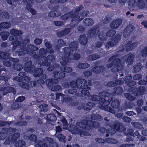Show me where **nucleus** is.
Here are the masks:
<instances>
[{
	"instance_id": "1",
	"label": "nucleus",
	"mask_w": 147,
	"mask_h": 147,
	"mask_svg": "<svg viewBox=\"0 0 147 147\" xmlns=\"http://www.w3.org/2000/svg\"><path fill=\"white\" fill-rule=\"evenodd\" d=\"M69 47H65L63 49L64 56L62 57V61L60 62L61 65L65 66L69 62V57L71 55V51H76L78 47V43L75 41L71 42Z\"/></svg>"
},
{
	"instance_id": "2",
	"label": "nucleus",
	"mask_w": 147,
	"mask_h": 147,
	"mask_svg": "<svg viewBox=\"0 0 147 147\" xmlns=\"http://www.w3.org/2000/svg\"><path fill=\"white\" fill-rule=\"evenodd\" d=\"M10 33L11 36L9 37V39L10 41L11 42V44L13 45L12 50L14 51L18 47L21 46V42L18 40V36H19V40H22V37L20 36L22 34L23 32L21 30L16 29H12L10 31Z\"/></svg>"
},
{
	"instance_id": "3",
	"label": "nucleus",
	"mask_w": 147,
	"mask_h": 147,
	"mask_svg": "<svg viewBox=\"0 0 147 147\" xmlns=\"http://www.w3.org/2000/svg\"><path fill=\"white\" fill-rule=\"evenodd\" d=\"M49 8L52 10L48 14V16L49 17L53 18L57 17L61 15V13L64 12L66 11L67 7L65 5L60 6L59 4L55 5L54 7L51 5H49Z\"/></svg>"
},
{
	"instance_id": "4",
	"label": "nucleus",
	"mask_w": 147,
	"mask_h": 147,
	"mask_svg": "<svg viewBox=\"0 0 147 147\" xmlns=\"http://www.w3.org/2000/svg\"><path fill=\"white\" fill-rule=\"evenodd\" d=\"M106 67L109 68L112 67L111 71L112 72L116 73L122 70L124 67L123 64L121 63V60L119 58L115 59L111 63L107 64Z\"/></svg>"
},
{
	"instance_id": "5",
	"label": "nucleus",
	"mask_w": 147,
	"mask_h": 147,
	"mask_svg": "<svg viewBox=\"0 0 147 147\" xmlns=\"http://www.w3.org/2000/svg\"><path fill=\"white\" fill-rule=\"evenodd\" d=\"M30 40L28 38H25L21 42L22 46L21 47V49L25 52L28 54H33V51L38 50V48L36 46L32 44L28 45L26 48V45L29 42Z\"/></svg>"
},
{
	"instance_id": "6",
	"label": "nucleus",
	"mask_w": 147,
	"mask_h": 147,
	"mask_svg": "<svg viewBox=\"0 0 147 147\" xmlns=\"http://www.w3.org/2000/svg\"><path fill=\"white\" fill-rule=\"evenodd\" d=\"M107 126L110 127L111 128V131H115V134L116 131L119 132L123 131L125 129V128L121 123L119 122L118 121H115L112 122H107L106 123Z\"/></svg>"
},
{
	"instance_id": "7",
	"label": "nucleus",
	"mask_w": 147,
	"mask_h": 147,
	"mask_svg": "<svg viewBox=\"0 0 147 147\" xmlns=\"http://www.w3.org/2000/svg\"><path fill=\"white\" fill-rule=\"evenodd\" d=\"M87 81L85 79L78 78L75 81L72 80L69 82L70 87L72 88L77 87L78 89L86 88L88 87L86 84Z\"/></svg>"
},
{
	"instance_id": "8",
	"label": "nucleus",
	"mask_w": 147,
	"mask_h": 147,
	"mask_svg": "<svg viewBox=\"0 0 147 147\" xmlns=\"http://www.w3.org/2000/svg\"><path fill=\"white\" fill-rule=\"evenodd\" d=\"M70 18H71V22L77 20L79 21V22H80L83 19V18H80V16L79 15L76 14H75L72 11L61 16L60 17V19L62 20L65 21Z\"/></svg>"
},
{
	"instance_id": "9",
	"label": "nucleus",
	"mask_w": 147,
	"mask_h": 147,
	"mask_svg": "<svg viewBox=\"0 0 147 147\" xmlns=\"http://www.w3.org/2000/svg\"><path fill=\"white\" fill-rule=\"evenodd\" d=\"M110 102L108 100H106L105 99L102 98L99 102L100 108L105 111L109 112L112 113H115V111L113 109L109 106Z\"/></svg>"
},
{
	"instance_id": "10",
	"label": "nucleus",
	"mask_w": 147,
	"mask_h": 147,
	"mask_svg": "<svg viewBox=\"0 0 147 147\" xmlns=\"http://www.w3.org/2000/svg\"><path fill=\"white\" fill-rule=\"evenodd\" d=\"M104 67L102 66H96L91 69V71H86L83 72V74L85 77H89L92 75V72L95 74H100L104 71Z\"/></svg>"
},
{
	"instance_id": "11",
	"label": "nucleus",
	"mask_w": 147,
	"mask_h": 147,
	"mask_svg": "<svg viewBox=\"0 0 147 147\" xmlns=\"http://www.w3.org/2000/svg\"><path fill=\"white\" fill-rule=\"evenodd\" d=\"M137 2L135 0H129L127 3L130 8H133L138 7L142 9L145 6V4L144 0H137Z\"/></svg>"
},
{
	"instance_id": "12",
	"label": "nucleus",
	"mask_w": 147,
	"mask_h": 147,
	"mask_svg": "<svg viewBox=\"0 0 147 147\" xmlns=\"http://www.w3.org/2000/svg\"><path fill=\"white\" fill-rule=\"evenodd\" d=\"M121 36L120 34H117L115 36L111 39V41H108L106 43L105 45L106 48L109 49L110 47H114L120 41L121 39Z\"/></svg>"
},
{
	"instance_id": "13",
	"label": "nucleus",
	"mask_w": 147,
	"mask_h": 147,
	"mask_svg": "<svg viewBox=\"0 0 147 147\" xmlns=\"http://www.w3.org/2000/svg\"><path fill=\"white\" fill-rule=\"evenodd\" d=\"M146 92L145 86H140L137 87L136 90L132 92L134 96L139 97L145 94Z\"/></svg>"
},
{
	"instance_id": "14",
	"label": "nucleus",
	"mask_w": 147,
	"mask_h": 147,
	"mask_svg": "<svg viewBox=\"0 0 147 147\" xmlns=\"http://www.w3.org/2000/svg\"><path fill=\"white\" fill-rule=\"evenodd\" d=\"M135 56L134 54L129 53L125 55L123 57V59H125L126 63L129 66L131 65L134 61Z\"/></svg>"
},
{
	"instance_id": "15",
	"label": "nucleus",
	"mask_w": 147,
	"mask_h": 147,
	"mask_svg": "<svg viewBox=\"0 0 147 147\" xmlns=\"http://www.w3.org/2000/svg\"><path fill=\"white\" fill-rule=\"evenodd\" d=\"M32 61H30L25 64L24 69L26 72L32 74L34 72L35 70V67L34 65H32Z\"/></svg>"
},
{
	"instance_id": "16",
	"label": "nucleus",
	"mask_w": 147,
	"mask_h": 147,
	"mask_svg": "<svg viewBox=\"0 0 147 147\" xmlns=\"http://www.w3.org/2000/svg\"><path fill=\"white\" fill-rule=\"evenodd\" d=\"M134 26L131 24L128 25L124 29L123 36L125 38H127L131 34L134 29Z\"/></svg>"
},
{
	"instance_id": "17",
	"label": "nucleus",
	"mask_w": 147,
	"mask_h": 147,
	"mask_svg": "<svg viewBox=\"0 0 147 147\" xmlns=\"http://www.w3.org/2000/svg\"><path fill=\"white\" fill-rule=\"evenodd\" d=\"M33 0H23L24 3L27 2L26 8L29 11V12L33 15L36 14V11L34 9L31 8Z\"/></svg>"
},
{
	"instance_id": "18",
	"label": "nucleus",
	"mask_w": 147,
	"mask_h": 147,
	"mask_svg": "<svg viewBox=\"0 0 147 147\" xmlns=\"http://www.w3.org/2000/svg\"><path fill=\"white\" fill-rule=\"evenodd\" d=\"M132 42V40H129L125 44L127 51H130L133 50L137 46L138 43V42Z\"/></svg>"
},
{
	"instance_id": "19",
	"label": "nucleus",
	"mask_w": 147,
	"mask_h": 147,
	"mask_svg": "<svg viewBox=\"0 0 147 147\" xmlns=\"http://www.w3.org/2000/svg\"><path fill=\"white\" fill-rule=\"evenodd\" d=\"M100 31L99 28L98 26H96L90 29L88 31L87 36L89 38H93L96 33H97Z\"/></svg>"
},
{
	"instance_id": "20",
	"label": "nucleus",
	"mask_w": 147,
	"mask_h": 147,
	"mask_svg": "<svg viewBox=\"0 0 147 147\" xmlns=\"http://www.w3.org/2000/svg\"><path fill=\"white\" fill-rule=\"evenodd\" d=\"M132 76L130 75L127 76L124 80L125 84L128 87H131L135 85L136 84V82L132 80Z\"/></svg>"
},
{
	"instance_id": "21",
	"label": "nucleus",
	"mask_w": 147,
	"mask_h": 147,
	"mask_svg": "<svg viewBox=\"0 0 147 147\" xmlns=\"http://www.w3.org/2000/svg\"><path fill=\"white\" fill-rule=\"evenodd\" d=\"M99 95L100 96L105 98L106 100H108L110 102L113 99V97L112 94L110 93L109 92L106 91H103L99 93Z\"/></svg>"
},
{
	"instance_id": "22",
	"label": "nucleus",
	"mask_w": 147,
	"mask_h": 147,
	"mask_svg": "<svg viewBox=\"0 0 147 147\" xmlns=\"http://www.w3.org/2000/svg\"><path fill=\"white\" fill-rule=\"evenodd\" d=\"M111 130L110 128L106 129V128L103 127H100L98 130L102 134H104L105 133H107L106 134V136L107 137L109 136V134L111 135L115 134V131H112L113 132H111Z\"/></svg>"
},
{
	"instance_id": "23",
	"label": "nucleus",
	"mask_w": 147,
	"mask_h": 147,
	"mask_svg": "<svg viewBox=\"0 0 147 147\" xmlns=\"http://www.w3.org/2000/svg\"><path fill=\"white\" fill-rule=\"evenodd\" d=\"M122 22V20L119 19L113 20L110 23V26L111 28L115 29L118 28Z\"/></svg>"
},
{
	"instance_id": "24",
	"label": "nucleus",
	"mask_w": 147,
	"mask_h": 147,
	"mask_svg": "<svg viewBox=\"0 0 147 147\" xmlns=\"http://www.w3.org/2000/svg\"><path fill=\"white\" fill-rule=\"evenodd\" d=\"M54 77L55 79H60L63 78L65 76V73L62 71H54L53 72Z\"/></svg>"
},
{
	"instance_id": "25",
	"label": "nucleus",
	"mask_w": 147,
	"mask_h": 147,
	"mask_svg": "<svg viewBox=\"0 0 147 147\" xmlns=\"http://www.w3.org/2000/svg\"><path fill=\"white\" fill-rule=\"evenodd\" d=\"M58 82V80L55 78L49 79L46 80V84L49 88L52 87L54 84H57Z\"/></svg>"
},
{
	"instance_id": "26",
	"label": "nucleus",
	"mask_w": 147,
	"mask_h": 147,
	"mask_svg": "<svg viewBox=\"0 0 147 147\" xmlns=\"http://www.w3.org/2000/svg\"><path fill=\"white\" fill-rule=\"evenodd\" d=\"M57 119V117L54 114H49L47 115L46 116V119L49 124H51L53 122L55 123Z\"/></svg>"
},
{
	"instance_id": "27",
	"label": "nucleus",
	"mask_w": 147,
	"mask_h": 147,
	"mask_svg": "<svg viewBox=\"0 0 147 147\" xmlns=\"http://www.w3.org/2000/svg\"><path fill=\"white\" fill-rule=\"evenodd\" d=\"M123 92V89L122 87L120 86L116 87L113 89V91L111 92L113 96L116 95H121Z\"/></svg>"
},
{
	"instance_id": "28",
	"label": "nucleus",
	"mask_w": 147,
	"mask_h": 147,
	"mask_svg": "<svg viewBox=\"0 0 147 147\" xmlns=\"http://www.w3.org/2000/svg\"><path fill=\"white\" fill-rule=\"evenodd\" d=\"M13 92L14 94L16 93V91L15 89L11 87H6L4 88L3 92V95H6L7 94Z\"/></svg>"
},
{
	"instance_id": "29",
	"label": "nucleus",
	"mask_w": 147,
	"mask_h": 147,
	"mask_svg": "<svg viewBox=\"0 0 147 147\" xmlns=\"http://www.w3.org/2000/svg\"><path fill=\"white\" fill-rule=\"evenodd\" d=\"M74 125H71L70 128L71 131L74 134H78L81 132V129Z\"/></svg>"
},
{
	"instance_id": "30",
	"label": "nucleus",
	"mask_w": 147,
	"mask_h": 147,
	"mask_svg": "<svg viewBox=\"0 0 147 147\" xmlns=\"http://www.w3.org/2000/svg\"><path fill=\"white\" fill-rule=\"evenodd\" d=\"M71 29L69 28H67L57 32V34L58 37H62L69 34L70 32Z\"/></svg>"
},
{
	"instance_id": "31",
	"label": "nucleus",
	"mask_w": 147,
	"mask_h": 147,
	"mask_svg": "<svg viewBox=\"0 0 147 147\" xmlns=\"http://www.w3.org/2000/svg\"><path fill=\"white\" fill-rule=\"evenodd\" d=\"M94 23L93 20L90 18H87L84 19L83 22V24L86 27L91 26Z\"/></svg>"
},
{
	"instance_id": "32",
	"label": "nucleus",
	"mask_w": 147,
	"mask_h": 147,
	"mask_svg": "<svg viewBox=\"0 0 147 147\" xmlns=\"http://www.w3.org/2000/svg\"><path fill=\"white\" fill-rule=\"evenodd\" d=\"M79 41L82 45L85 46L88 42V38L85 34H82L79 37Z\"/></svg>"
},
{
	"instance_id": "33",
	"label": "nucleus",
	"mask_w": 147,
	"mask_h": 147,
	"mask_svg": "<svg viewBox=\"0 0 147 147\" xmlns=\"http://www.w3.org/2000/svg\"><path fill=\"white\" fill-rule=\"evenodd\" d=\"M49 60L47 57L44 58L43 60H41L38 64L40 66H48L50 65L51 63L49 61Z\"/></svg>"
},
{
	"instance_id": "34",
	"label": "nucleus",
	"mask_w": 147,
	"mask_h": 147,
	"mask_svg": "<svg viewBox=\"0 0 147 147\" xmlns=\"http://www.w3.org/2000/svg\"><path fill=\"white\" fill-rule=\"evenodd\" d=\"M0 35L3 40H7L9 36V33L7 31H3L0 33Z\"/></svg>"
},
{
	"instance_id": "35",
	"label": "nucleus",
	"mask_w": 147,
	"mask_h": 147,
	"mask_svg": "<svg viewBox=\"0 0 147 147\" xmlns=\"http://www.w3.org/2000/svg\"><path fill=\"white\" fill-rule=\"evenodd\" d=\"M77 67L81 69H83L87 68L90 66V65L87 62L82 63L79 62L78 64H77Z\"/></svg>"
},
{
	"instance_id": "36",
	"label": "nucleus",
	"mask_w": 147,
	"mask_h": 147,
	"mask_svg": "<svg viewBox=\"0 0 147 147\" xmlns=\"http://www.w3.org/2000/svg\"><path fill=\"white\" fill-rule=\"evenodd\" d=\"M125 106H123L119 107L117 108V111L118 112H123L122 111L123 110H125L126 109H127L130 108H131L132 107V106L130 104V103H128V104L126 103L125 104Z\"/></svg>"
},
{
	"instance_id": "37",
	"label": "nucleus",
	"mask_w": 147,
	"mask_h": 147,
	"mask_svg": "<svg viewBox=\"0 0 147 147\" xmlns=\"http://www.w3.org/2000/svg\"><path fill=\"white\" fill-rule=\"evenodd\" d=\"M142 67V65L141 63H138L133 66V71L135 73L139 72L141 70Z\"/></svg>"
},
{
	"instance_id": "38",
	"label": "nucleus",
	"mask_w": 147,
	"mask_h": 147,
	"mask_svg": "<svg viewBox=\"0 0 147 147\" xmlns=\"http://www.w3.org/2000/svg\"><path fill=\"white\" fill-rule=\"evenodd\" d=\"M98 38L101 41H105L107 39L106 33L104 31L98 33Z\"/></svg>"
},
{
	"instance_id": "39",
	"label": "nucleus",
	"mask_w": 147,
	"mask_h": 147,
	"mask_svg": "<svg viewBox=\"0 0 147 147\" xmlns=\"http://www.w3.org/2000/svg\"><path fill=\"white\" fill-rule=\"evenodd\" d=\"M33 75L35 77H40L43 73V69L41 68H37L35 70Z\"/></svg>"
},
{
	"instance_id": "40",
	"label": "nucleus",
	"mask_w": 147,
	"mask_h": 147,
	"mask_svg": "<svg viewBox=\"0 0 147 147\" xmlns=\"http://www.w3.org/2000/svg\"><path fill=\"white\" fill-rule=\"evenodd\" d=\"M91 118L92 120H96L100 121L103 119L101 115L98 114H93L91 116Z\"/></svg>"
},
{
	"instance_id": "41",
	"label": "nucleus",
	"mask_w": 147,
	"mask_h": 147,
	"mask_svg": "<svg viewBox=\"0 0 147 147\" xmlns=\"http://www.w3.org/2000/svg\"><path fill=\"white\" fill-rule=\"evenodd\" d=\"M100 55L96 54L89 55L87 57V59L89 61L95 60L100 58Z\"/></svg>"
},
{
	"instance_id": "42",
	"label": "nucleus",
	"mask_w": 147,
	"mask_h": 147,
	"mask_svg": "<svg viewBox=\"0 0 147 147\" xmlns=\"http://www.w3.org/2000/svg\"><path fill=\"white\" fill-rule=\"evenodd\" d=\"M111 101H112L111 106L113 108L117 109L119 107L120 102L119 100L116 99L113 100V99Z\"/></svg>"
},
{
	"instance_id": "43",
	"label": "nucleus",
	"mask_w": 147,
	"mask_h": 147,
	"mask_svg": "<svg viewBox=\"0 0 147 147\" xmlns=\"http://www.w3.org/2000/svg\"><path fill=\"white\" fill-rule=\"evenodd\" d=\"M94 105V104L92 102H88L86 104V106H83V107L84 110L88 111L91 110Z\"/></svg>"
},
{
	"instance_id": "44",
	"label": "nucleus",
	"mask_w": 147,
	"mask_h": 147,
	"mask_svg": "<svg viewBox=\"0 0 147 147\" xmlns=\"http://www.w3.org/2000/svg\"><path fill=\"white\" fill-rule=\"evenodd\" d=\"M45 45L47 47V49H49L50 50L49 53L51 54L53 53L54 51L53 49H52V45L50 41H47L45 42Z\"/></svg>"
},
{
	"instance_id": "45",
	"label": "nucleus",
	"mask_w": 147,
	"mask_h": 147,
	"mask_svg": "<svg viewBox=\"0 0 147 147\" xmlns=\"http://www.w3.org/2000/svg\"><path fill=\"white\" fill-rule=\"evenodd\" d=\"M134 136H136L137 138L140 141H144L146 139V138L145 137L142 136L140 134L138 131H136L134 132Z\"/></svg>"
},
{
	"instance_id": "46",
	"label": "nucleus",
	"mask_w": 147,
	"mask_h": 147,
	"mask_svg": "<svg viewBox=\"0 0 147 147\" xmlns=\"http://www.w3.org/2000/svg\"><path fill=\"white\" fill-rule=\"evenodd\" d=\"M26 144V142L22 140H20L17 141L15 143V146L16 147H23L25 146Z\"/></svg>"
},
{
	"instance_id": "47",
	"label": "nucleus",
	"mask_w": 147,
	"mask_h": 147,
	"mask_svg": "<svg viewBox=\"0 0 147 147\" xmlns=\"http://www.w3.org/2000/svg\"><path fill=\"white\" fill-rule=\"evenodd\" d=\"M9 53L0 51V59H7L9 58Z\"/></svg>"
},
{
	"instance_id": "48",
	"label": "nucleus",
	"mask_w": 147,
	"mask_h": 147,
	"mask_svg": "<svg viewBox=\"0 0 147 147\" xmlns=\"http://www.w3.org/2000/svg\"><path fill=\"white\" fill-rule=\"evenodd\" d=\"M61 71L66 73H70L72 71V69L71 68L67 66H61L60 67Z\"/></svg>"
},
{
	"instance_id": "49",
	"label": "nucleus",
	"mask_w": 147,
	"mask_h": 147,
	"mask_svg": "<svg viewBox=\"0 0 147 147\" xmlns=\"http://www.w3.org/2000/svg\"><path fill=\"white\" fill-rule=\"evenodd\" d=\"M104 98L101 97L100 96L94 95H92L91 96V100L94 102H98V101L99 104V102L100 101V100L102 98Z\"/></svg>"
},
{
	"instance_id": "50",
	"label": "nucleus",
	"mask_w": 147,
	"mask_h": 147,
	"mask_svg": "<svg viewBox=\"0 0 147 147\" xmlns=\"http://www.w3.org/2000/svg\"><path fill=\"white\" fill-rule=\"evenodd\" d=\"M20 134L19 133H15L13 135L11 138V140L12 142L13 143H15L17 141V139L19 137Z\"/></svg>"
},
{
	"instance_id": "51",
	"label": "nucleus",
	"mask_w": 147,
	"mask_h": 147,
	"mask_svg": "<svg viewBox=\"0 0 147 147\" xmlns=\"http://www.w3.org/2000/svg\"><path fill=\"white\" fill-rule=\"evenodd\" d=\"M3 29H8L11 26V24L9 22H3L0 23Z\"/></svg>"
},
{
	"instance_id": "52",
	"label": "nucleus",
	"mask_w": 147,
	"mask_h": 147,
	"mask_svg": "<svg viewBox=\"0 0 147 147\" xmlns=\"http://www.w3.org/2000/svg\"><path fill=\"white\" fill-rule=\"evenodd\" d=\"M62 89L61 86L58 85L53 86L51 88V90L53 92H60L61 91Z\"/></svg>"
},
{
	"instance_id": "53",
	"label": "nucleus",
	"mask_w": 147,
	"mask_h": 147,
	"mask_svg": "<svg viewBox=\"0 0 147 147\" xmlns=\"http://www.w3.org/2000/svg\"><path fill=\"white\" fill-rule=\"evenodd\" d=\"M86 120H83L80 122H77L76 123L77 126L81 128L84 129L85 127Z\"/></svg>"
},
{
	"instance_id": "54",
	"label": "nucleus",
	"mask_w": 147,
	"mask_h": 147,
	"mask_svg": "<svg viewBox=\"0 0 147 147\" xmlns=\"http://www.w3.org/2000/svg\"><path fill=\"white\" fill-rule=\"evenodd\" d=\"M87 88H89V89L90 88L88 87L85 89L82 88V90L81 91V94L84 96L89 97L90 95V94L89 91L86 89Z\"/></svg>"
},
{
	"instance_id": "55",
	"label": "nucleus",
	"mask_w": 147,
	"mask_h": 147,
	"mask_svg": "<svg viewBox=\"0 0 147 147\" xmlns=\"http://www.w3.org/2000/svg\"><path fill=\"white\" fill-rule=\"evenodd\" d=\"M39 108H40V110L41 111L44 112H47L48 110V105L46 104H43L40 105Z\"/></svg>"
},
{
	"instance_id": "56",
	"label": "nucleus",
	"mask_w": 147,
	"mask_h": 147,
	"mask_svg": "<svg viewBox=\"0 0 147 147\" xmlns=\"http://www.w3.org/2000/svg\"><path fill=\"white\" fill-rule=\"evenodd\" d=\"M34 53H36L33 51V53L31 54H33ZM30 55H31V54ZM32 57L36 60L38 63V62H39L42 59V57H41L40 55L36 54L33 55Z\"/></svg>"
},
{
	"instance_id": "57",
	"label": "nucleus",
	"mask_w": 147,
	"mask_h": 147,
	"mask_svg": "<svg viewBox=\"0 0 147 147\" xmlns=\"http://www.w3.org/2000/svg\"><path fill=\"white\" fill-rule=\"evenodd\" d=\"M133 123V124H131L132 125H133L135 127L138 129H142L143 128V125L140 123L135 122Z\"/></svg>"
},
{
	"instance_id": "58",
	"label": "nucleus",
	"mask_w": 147,
	"mask_h": 147,
	"mask_svg": "<svg viewBox=\"0 0 147 147\" xmlns=\"http://www.w3.org/2000/svg\"><path fill=\"white\" fill-rule=\"evenodd\" d=\"M124 95L127 99L130 101L133 100L136 98L135 97L132 96L131 94L129 93H125Z\"/></svg>"
},
{
	"instance_id": "59",
	"label": "nucleus",
	"mask_w": 147,
	"mask_h": 147,
	"mask_svg": "<svg viewBox=\"0 0 147 147\" xmlns=\"http://www.w3.org/2000/svg\"><path fill=\"white\" fill-rule=\"evenodd\" d=\"M116 31L113 30H110L107 33L106 35L107 38L108 37H112L115 34Z\"/></svg>"
},
{
	"instance_id": "60",
	"label": "nucleus",
	"mask_w": 147,
	"mask_h": 147,
	"mask_svg": "<svg viewBox=\"0 0 147 147\" xmlns=\"http://www.w3.org/2000/svg\"><path fill=\"white\" fill-rule=\"evenodd\" d=\"M19 86L22 88L28 90L30 88V86L27 83L25 82H21L19 83Z\"/></svg>"
},
{
	"instance_id": "61",
	"label": "nucleus",
	"mask_w": 147,
	"mask_h": 147,
	"mask_svg": "<svg viewBox=\"0 0 147 147\" xmlns=\"http://www.w3.org/2000/svg\"><path fill=\"white\" fill-rule=\"evenodd\" d=\"M134 131L132 129H129L125 132V135L126 136H130L134 137Z\"/></svg>"
},
{
	"instance_id": "62",
	"label": "nucleus",
	"mask_w": 147,
	"mask_h": 147,
	"mask_svg": "<svg viewBox=\"0 0 147 147\" xmlns=\"http://www.w3.org/2000/svg\"><path fill=\"white\" fill-rule=\"evenodd\" d=\"M13 67L14 69L16 71H20L22 69L23 67L21 64H18L16 65L13 64Z\"/></svg>"
},
{
	"instance_id": "63",
	"label": "nucleus",
	"mask_w": 147,
	"mask_h": 147,
	"mask_svg": "<svg viewBox=\"0 0 147 147\" xmlns=\"http://www.w3.org/2000/svg\"><path fill=\"white\" fill-rule=\"evenodd\" d=\"M141 55L142 57L147 56V46L145 47L140 51Z\"/></svg>"
},
{
	"instance_id": "64",
	"label": "nucleus",
	"mask_w": 147,
	"mask_h": 147,
	"mask_svg": "<svg viewBox=\"0 0 147 147\" xmlns=\"http://www.w3.org/2000/svg\"><path fill=\"white\" fill-rule=\"evenodd\" d=\"M57 136L59 141L63 142H65V137L61 133L58 134Z\"/></svg>"
}]
</instances>
